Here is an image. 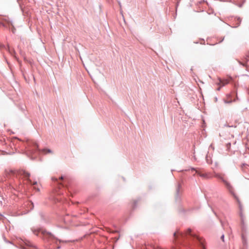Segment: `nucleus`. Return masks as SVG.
<instances>
[{
	"instance_id": "obj_1",
	"label": "nucleus",
	"mask_w": 249,
	"mask_h": 249,
	"mask_svg": "<svg viewBox=\"0 0 249 249\" xmlns=\"http://www.w3.org/2000/svg\"><path fill=\"white\" fill-rule=\"evenodd\" d=\"M214 176L219 179H220L227 186H230V183L224 179L225 174L223 173H214Z\"/></svg>"
},
{
	"instance_id": "obj_2",
	"label": "nucleus",
	"mask_w": 249,
	"mask_h": 249,
	"mask_svg": "<svg viewBox=\"0 0 249 249\" xmlns=\"http://www.w3.org/2000/svg\"><path fill=\"white\" fill-rule=\"evenodd\" d=\"M186 234H189L191 236L194 237H196L197 238V239L202 244V242L201 241V239L198 236H197L196 234H194V233H192V230L191 229H188L186 232Z\"/></svg>"
},
{
	"instance_id": "obj_3",
	"label": "nucleus",
	"mask_w": 249,
	"mask_h": 249,
	"mask_svg": "<svg viewBox=\"0 0 249 249\" xmlns=\"http://www.w3.org/2000/svg\"><path fill=\"white\" fill-rule=\"evenodd\" d=\"M20 174L23 175L24 177L28 180L30 183H32L31 180L29 179L30 174L29 173L26 171L23 170L20 172Z\"/></svg>"
},
{
	"instance_id": "obj_4",
	"label": "nucleus",
	"mask_w": 249,
	"mask_h": 249,
	"mask_svg": "<svg viewBox=\"0 0 249 249\" xmlns=\"http://www.w3.org/2000/svg\"><path fill=\"white\" fill-rule=\"evenodd\" d=\"M229 80L227 79L222 80L219 79V82L218 83V85H220V86L217 89V90H219L221 87L224 86L229 83Z\"/></svg>"
},
{
	"instance_id": "obj_5",
	"label": "nucleus",
	"mask_w": 249,
	"mask_h": 249,
	"mask_svg": "<svg viewBox=\"0 0 249 249\" xmlns=\"http://www.w3.org/2000/svg\"><path fill=\"white\" fill-rule=\"evenodd\" d=\"M140 200L139 199H134L132 201V206L134 208L136 207L137 203L139 202Z\"/></svg>"
},
{
	"instance_id": "obj_6",
	"label": "nucleus",
	"mask_w": 249,
	"mask_h": 249,
	"mask_svg": "<svg viewBox=\"0 0 249 249\" xmlns=\"http://www.w3.org/2000/svg\"><path fill=\"white\" fill-rule=\"evenodd\" d=\"M196 173H197L198 174H199L200 177H202L203 178L207 177V175L205 174L200 173L197 172V171H196Z\"/></svg>"
},
{
	"instance_id": "obj_7",
	"label": "nucleus",
	"mask_w": 249,
	"mask_h": 249,
	"mask_svg": "<svg viewBox=\"0 0 249 249\" xmlns=\"http://www.w3.org/2000/svg\"><path fill=\"white\" fill-rule=\"evenodd\" d=\"M42 152L45 153L46 152H47L48 153H51L52 151H51V150L50 149H43L42 150Z\"/></svg>"
},
{
	"instance_id": "obj_8",
	"label": "nucleus",
	"mask_w": 249,
	"mask_h": 249,
	"mask_svg": "<svg viewBox=\"0 0 249 249\" xmlns=\"http://www.w3.org/2000/svg\"><path fill=\"white\" fill-rule=\"evenodd\" d=\"M224 235H222L221 237V239L223 241H224Z\"/></svg>"
},
{
	"instance_id": "obj_9",
	"label": "nucleus",
	"mask_w": 249,
	"mask_h": 249,
	"mask_svg": "<svg viewBox=\"0 0 249 249\" xmlns=\"http://www.w3.org/2000/svg\"><path fill=\"white\" fill-rule=\"evenodd\" d=\"M153 249H161L160 247H157L156 248L154 247Z\"/></svg>"
},
{
	"instance_id": "obj_10",
	"label": "nucleus",
	"mask_w": 249,
	"mask_h": 249,
	"mask_svg": "<svg viewBox=\"0 0 249 249\" xmlns=\"http://www.w3.org/2000/svg\"><path fill=\"white\" fill-rule=\"evenodd\" d=\"M178 233L177 232H175L174 234V236L175 238H176V236L177 235Z\"/></svg>"
},
{
	"instance_id": "obj_11",
	"label": "nucleus",
	"mask_w": 249,
	"mask_h": 249,
	"mask_svg": "<svg viewBox=\"0 0 249 249\" xmlns=\"http://www.w3.org/2000/svg\"><path fill=\"white\" fill-rule=\"evenodd\" d=\"M240 64H242V65H243V66H245V63H242L240 62Z\"/></svg>"
},
{
	"instance_id": "obj_12",
	"label": "nucleus",
	"mask_w": 249,
	"mask_h": 249,
	"mask_svg": "<svg viewBox=\"0 0 249 249\" xmlns=\"http://www.w3.org/2000/svg\"><path fill=\"white\" fill-rule=\"evenodd\" d=\"M60 179H63V177L62 176V177H60Z\"/></svg>"
},
{
	"instance_id": "obj_13",
	"label": "nucleus",
	"mask_w": 249,
	"mask_h": 249,
	"mask_svg": "<svg viewBox=\"0 0 249 249\" xmlns=\"http://www.w3.org/2000/svg\"><path fill=\"white\" fill-rule=\"evenodd\" d=\"M36 184V182H35L33 184V185H35V184Z\"/></svg>"
},
{
	"instance_id": "obj_14",
	"label": "nucleus",
	"mask_w": 249,
	"mask_h": 249,
	"mask_svg": "<svg viewBox=\"0 0 249 249\" xmlns=\"http://www.w3.org/2000/svg\"><path fill=\"white\" fill-rule=\"evenodd\" d=\"M53 179H54V178H53ZM55 180H57V178H55Z\"/></svg>"
},
{
	"instance_id": "obj_15",
	"label": "nucleus",
	"mask_w": 249,
	"mask_h": 249,
	"mask_svg": "<svg viewBox=\"0 0 249 249\" xmlns=\"http://www.w3.org/2000/svg\"><path fill=\"white\" fill-rule=\"evenodd\" d=\"M204 249H205L204 248Z\"/></svg>"
}]
</instances>
